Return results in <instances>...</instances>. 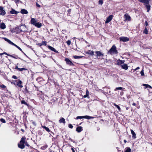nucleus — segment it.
Listing matches in <instances>:
<instances>
[{"instance_id": "28", "label": "nucleus", "mask_w": 152, "mask_h": 152, "mask_svg": "<svg viewBox=\"0 0 152 152\" xmlns=\"http://www.w3.org/2000/svg\"><path fill=\"white\" fill-rule=\"evenodd\" d=\"M48 147L47 145H45L44 146L41 147V149L42 150H45Z\"/></svg>"}, {"instance_id": "11", "label": "nucleus", "mask_w": 152, "mask_h": 152, "mask_svg": "<svg viewBox=\"0 0 152 152\" xmlns=\"http://www.w3.org/2000/svg\"><path fill=\"white\" fill-rule=\"evenodd\" d=\"M86 54H89L91 56H93L94 55V52L93 51L88 50L86 52Z\"/></svg>"}, {"instance_id": "21", "label": "nucleus", "mask_w": 152, "mask_h": 152, "mask_svg": "<svg viewBox=\"0 0 152 152\" xmlns=\"http://www.w3.org/2000/svg\"><path fill=\"white\" fill-rule=\"evenodd\" d=\"M83 118L87 119H92L94 118L93 117L90 116L88 115L83 116Z\"/></svg>"}, {"instance_id": "55", "label": "nucleus", "mask_w": 152, "mask_h": 152, "mask_svg": "<svg viewBox=\"0 0 152 152\" xmlns=\"http://www.w3.org/2000/svg\"><path fill=\"white\" fill-rule=\"evenodd\" d=\"M47 96L46 95H43V98L44 99H45L46 97H47Z\"/></svg>"}, {"instance_id": "34", "label": "nucleus", "mask_w": 152, "mask_h": 152, "mask_svg": "<svg viewBox=\"0 0 152 152\" xmlns=\"http://www.w3.org/2000/svg\"><path fill=\"white\" fill-rule=\"evenodd\" d=\"M21 103L22 104H24L27 106H28V104L24 100H22L21 101Z\"/></svg>"}, {"instance_id": "33", "label": "nucleus", "mask_w": 152, "mask_h": 152, "mask_svg": "<svg viewBox=\"0 0 152 152\" xmlns=\"http://www.w3.org/2000/svg\"><path fill=\"white\" fill-rule=\"evenodd\" d=\"M114 105L115 106L118 110L119 111L121 110V108L118 105L116 104L115 103L114 104Z\"/></svg>"}, {"instance_id": "56", "label": "nucleus", "mask_w": 152, "mask_h": 152, "mask_svg": "<svg viewBox=\"0 0 152 152\" xmlns=\"http://www.w3.org/2000/svg\"><path fill=\"white\" fill-rule=\"evenodd\" d=\"M71 150H72V151H75V150H74V149L73 148H71Z\"/></svg>"}, {"instance_id": "32", "label": "nucleus", "mask_w": 152, "mask_h": 152, "mask_svg": "<svg viewBox=\"0 0 152 152\" xmlns=\"http://www.w3.org/2000/svg\"><path fill=\"white\" fill-rule=\"evenodd\" d=\"M0 88L3 89H4L6 88V86L3 84L0 85Z\"/></svg>"}, {"instance_id": "19", "label": "nucleus", "mask_w": 152, "mask_h": 152, "mask_svg": "<svg viewBox=\"0 0 152 152\" xmlns=\"http://www.w3.org/2000/svg\"><path fill=\"white\" fill-rule=\"evenodd\" d=\"M4 39L5 41L7 42L9 44L12 45L13 44V42H12L9 39L7 38H4Z\"/></svg>"}, {"instance_id": "63", "label": "nucleus", "mask_w": 152, "mask_h": 152, "mask_svg": "<svg viewBox=\"0 0 152 152\" xmlns=\"http://www.w3.org/2000/svg\"><path fill=\"white\" fill-rule=\"evenodd\" d=\"M21 130L22 132H23V131H24L23 130V129H21Z\"/></svg>"}, {"instance_id": "54", "label": "nucleus", "mask_w": 152, "mask_h": 152, "mask_svg": "<svg viewBox=\"0 0 152 152\" xmlns=\"http://www.w3.org/2000/svg\"><path fill=\"white\" fill-rule=\"evenodd\" d=\"M145 25H146V26H147L148 25V23L147 21H145Z\"/></svg>"}, {"instance_id": "29", "label": "nucleus", "mask_w": 152, "mask_h": 152, "mask_svg": "<svg viewBox=\"0 0 152 152\" xmlns=\"http://www.w3.org/2000/svg\"><path fill=\"white\" fill-rule=\"evenodd\" d=\"M131 149L129 147L126 148L125 149V152H131Z\"/></svg>"}, {"instance_id": "39", "label": "nucleus", "mask_w": 152, "mask_h": 152, "mask_svg": "<svg viewBox=\"0 0 152 152\" xmlns=\"http://www.w3.org/2000/svg\"><path fill=\"white\" fill-rule=\"evenodd\" d=\"M68 45H69L71 44V41L69 40H68L66 42Z\"/></svg>"}, {"instance_id": "30", "label": "nucleus", "mask_w": 152, "mask_h": 152, "mask_svg": "<svg viewBox=\"0 0 152 152\" xmlns=\"http://www.w3.org/2000/svg\"><path fill=\"white\" fill-rule=\"evenodd\" d=\"M143 33L145 34H148V31L147 30V29L146 27H145V29L143 32Z\"/></svg>"}, {"instance_id": "26", "label": "nucleus", "mask_w": 152, "mask_h": 152, "mask_svg": "<svg viewBox=\"0 0 152 152\" xmlns=\"http://www.w3.org/2000/svg\"><path fill=\"white\" fill-rule=\"evenodd\" d=\"M146 4V7L147 8V12H149V10H150L151 6L148 4H148Z\"/></svg>"}, {"instance_id": "53", "label": "nucleus", "mask_w": 152, "mask_h": 152, "mask_svg": "<svg viewBox=\"0 0 152 152\" xmlns=\"http://www.w3.org/2000/svg\"><path fill=\"white\" fill-rule=\"evenodd\" d=\"M15 69H17V70H19V68H18V66H16L15 67Z\"/></svg>"}, {"instance_id": "59", "label": "nucleus", "mask_w": 152, "mask_h": 152, "mask_svg": "<svg viewBox=\"0 0 152 152\" xmlns=\"http://www.w3.org/2000/svg\"><path fill=\"white\" fill-rule=\"evenodd\" d=\"M16 1L17 3V2H18L19 1V0H16Z\"/></svg>"}, {"instance_id": "24", "label": "nucleus", "mask_w": 152, "mask_h": 152, "mask_svg": "<svg viewBox=\"0 0 152 152\" xmlns=\"http://www.w3.org/2000/svg\"><path fill=\"white\" fill-rule=\"evenodd\" d=\"M124 88H122L121 87H117L116 88H115V89L114 91H116L118 90H121L123 91H124Z\"/></svg>"}, {"instance_id": "35", "label": "nucleus", "mask_w": 152, "mask_h": 152, "mask_svg": "<svg viewBox=\"0 0 152 152\" xmlns=\"http://www.w3.org/2000/svg\"><path fill=\"white\" fill-rule=\"evenodd\" d=\"M83 118V116H77L76 118V119H82Z\"/></svg>"}, {"instance_id": "6", "label": "nucleus", "mask_w": 152, "mask_h": 152, "mask_svg": "<svg viewBox=\"0 0 152 152\" xmlns=\"http://www.w3.org/2000/svg\"><path fill=\"white\" fill-rule=\"evenodd\" d=\"M120 40L123 42H126L129 41V39L125 37H121L119 38Z\"/></svg>"}, {"instance_id": "31", "label": "nucleus", "mask_w": 152, "mask_h": 152, "mask_svg": "<svg viewBox=\"0 0 152 152\" xmlns=\"http://www.w3.org/2000/svg\"><path fill=\"white\" fill-rule=\"evenodd\" d=\"M42 127L44 128L48 132H50V131L48 128L45 126H43Z\"/></svg>"}, {"instance_id": "45", "label": "nucleus", "mask_w": 152, "mask_h": 152, "mask_svg": "<svg viewBox=\"0 0 152 152\" xmlns=\"http://www.w3.org/2000/svg\"><path fill=\"white\" fill-rule=\"evenodd\" d=\"M4 54H6V55H7V56H10V55H8V54H7L6 53V52H4L3 53H1L0 55H3Z\"/></svg>"}, {"instance_id": "51", "label": "nucleus", "mask_w": 152, "mask_h": 152, "mask_svg": "<svg viewBox=\"0 0 152 152\" xmlns=\"http://www.w3.org/2000/svg\"><path fill=\"white\" fill-rule=\"evenodd\" d=\"M36 6L38 7H40V6L39 4H38L37 3H36Z\"/></svg>"}, {"instance_id": "49", "label": "nucleus", "mask_w": 152, "mask_h": 152, "mask_svg": "<svg viewBox=\"0 0 152 152\" xmlns=\"http://www.w3.org/2000/svg\"><path fill=\"white\" fill-rule=\"evenodd\" d=\"M83 97L84 98H86V97H88V98H89V96L88 95H87V94H86V95H84L83 96Z\"/></svg>"}, {"instance_id": "43", "label": "nucleus", "mask_w": 152, "mask_h": 152, "mask_svg": "<svg viewBox=\"0 0 152 152\" xmlns=\"http://www.w3.org/2000/svg\"><path fill=\"white\" fill-rule=\"evenodd\" d=\"M68 126L69 128L71 129L73 127V126L72 125V124H69Z\"/></svg>"}, {"instance_id": "44", "label": "nucleus", "mask_w": 152, "mask_h": 152, "mask_svg": "<svg viewBox=\"0 0 152 152\" xmlns=\"http://www.w3.org/2000/svg\"><path fill=\"white\" fill-rule=\"evenodd\" d=\"M12 45L15 46L17 48H18V49H19V46L16 45L15 44H14V43H13V44Z\"/></svg>"}, {"instance_id": "38", "label": "nucleus", "mask_w": 152, "mask_h": 152, "mask_svg": "<svg viewBox=\"0 0 152 152\" xmlns=\"http://www.w3.org/2000/svg\"><path fill=\"white\" fill-rule=\"evenodd\" d=\"M140 74L142 76L144 75V70L142 69L140 72Z\"/></svg>"}, {"instance_id": "12", "label": "nucleus", "mask_w": 152, "mask_h": 152, "mask_svg": "<svg viewBox=\"0 0 152 152\" xmlns=\"http://www.w3.org/2000/svg\"><path fill=\"white\" fill-rule=\"evenodd\" d=\"M96 53V54L97 56L98 57L102 56L103 57L104 55L100 51H97L95 52Z\"/></svg>"}, {"instance_id": "52", "label": "nucleus", "mask_w": 152, "mask_h": 152, "mask_svg": "<svg viewBox=\"0 0 152 152\" xmlns=\"http://www.w3.org/2000/svg\"><path fill=\"white\" fill-rule=\"evenodd\" d=\"M139 69H140V67H137L135 69H134V71H136L137 70Z\"/></svg>"}, {"instance_id": "27", "label": "nucleus", "mask_w": 152, "mask_h": 152, "mask_svg": "<svg viewBox=\"0 0 152 152\" xmlns=\"http://www.w3.org/2000/svg\"><path fill=\"white\" fill-rule=\"evenodd\" d=\"M83 57V56H73V57L75 59H79Z\"/></svg>"}, {"instance_id": "64", "label": "nucleus", "mask_w": 152, "mask_h": 152, "mask_svg": "<svg viewBox=\"0 0 152 152\" xmlns=\"http://www.w3.org/2000/svg\"><path fill=\"white\" fill-rule=\"evenodd\" d=\"M39 45H40V46H41V45H42V43H40V44H39Z\"/></svg>"}, {"instance_id": "37", "label": "nucleus", "mask_w": 152, "mask_h": 152, "mask_svg": "<svg viewBox=\"0 0 152 152\" xmlns=\"http://www.w3.org/2000/svg\"><path fill=\"white\" fill-rule=\"evenodd\" d=\"M143 86H148V88H152V87L151 86H150V85H149L148 84H143Z\"/></svg>"}, {"instance_id": "18", "label": "nucleus", "mask_w": 152, "mask_h": 152, "mask_svg": "<svg viewBox=\"0 0 152 152\" xmlns=\"http://www.w3.org/2000/svg\"><path fill=\"white\" fill-rule=\"evenodd\" d=\"M131 134H132V137L134 139H135L136 138V134L134 132V131L132 129L131 130Z\"/></svg>"}, {"instance_id": "40", "label": "nucleus", "mask_w": 152, "mask_h": 152, "mask_svg": "<svg viewBox=\"0 0 152 152\" xmlns=\"http://www.w3.org/2000/svg\"><path fill=\"white\" fill-rule=\"evenodd\" d=\"M42 45H44L46 46L47 45V42L45 41H43L42 43Z\"/></svg>"}, {"instance_id": "9", "label": "nucleus", "mask_w": 152, "mask_h": 152, "mask_svg": "<svg viewBox=\"0 0 152 152\" xmlns=\"http://www.w3.org/2000/svg\"><path fill=\"white\" fill-rule=\"evenodd\" d=\"M113 17V15H110L107 18V19L105 21V23H109L112 19Z\"/></svg>"}, {"instance_id": "22", "label": "nucleus", "mask_w": 152, "mask_h": 152, "mask_svg": "<svg viewBox=\"0 0 152 152\" xmlns=\"http://www.w3.org/2000/svg\"><path fill=\"white\" fill-rule=\"evenodd\" d=\"M0 28L2 29H5L6 28V26L4 23H2L0 26Z\"/></svg>"}, {"instance_id": "14", "label": "nucleus", "mask_w": 152, "mask_h": 152, "mask_svg": "<svg viewBox=\"0 0 152 152\" xmlns=\"http://www.w3.org/2000/svg\"><path fill=\"white\" fill-rule=\"evenodd\" d=\"M48 47L49 49L50 50H52L56 53H58L57 51L54 48L50 46H48Z\"/></svg>"}, {"instance_id": "36", "label": "nucleus", "mask_w": 152, "mask_h": 152, "mask_svg": "<svg viewBox=\"0 0 152 152\" xmlns=\"http://www.w3.org/2000/svg\"><path fill=\"white\" fill-rule=\"evenodd\" d=\"M0 121L2 123H6V121L4 119V118H1L0 119Z\"/></svg>"}, {"instance_id": "58", "label": "nucleus", "mask_w": 152, "mask_h": 152, "mask_svg": "<svg viewBox=\"0 0 152 152\" xmlns=\"http://www.w3.org/2000/svg\"><path fill=\"white\" fill-rule=\"evenodd\" d=\"M123 92H121V95H122L123 94Z\"/></svg>"}, {"instance_id": "7", "label": "nucleus", "mask_w": 152, "mask_h": 152, "mask_svg": "<svg viewBox=\"0 0 152 152\" xmlns=\"http://www.w3.org/2000/svg\"><path fill=\"white\" fill-rule=\"evenodd\" d=\"M65 61L67 64L69 65L70 66L74 65L73 64L69 58H66L65 59Z\"/></svg>"}, {"instance_id": "47", "label": "nucleus", "mask_w": 152, "mask_h": 152, "mask_svg": "<svg viewBox=\"0 0 152 152\" xmlns=\"http://www.w3.org/2000/svg\"><path fill=\"white\" fill-rule=\"evenodd\" d=\"M22 82L20 80V88H22L23 86L21 85L22 84Z\"/></svg>"}, {"instance_id": "42", "label": "nucleus", "mask_w": 152, "mask_h": 152, "mask_svg": "<svg viewBox=\"0 0 152 152\" xmlns=\"http://www.w3.org/2000/svg\"><path fill=\"white\" fill-rule=\"evenodd\" d=\"M99 4L102 5L103 4V1L102 0H99Z\"/></svg>"}, {"instance_id": "5", "label": "nucleus", "mask_w": 152, "mask_h": 152, "mask_svg": "<svg viewBox=\"0 0 152 152\" xmlns=\"http://www.w3.org/2000/svg\"><path fill=\"white\" fill-rule=\"evenodd\" d=\"M125 21H130L131 18L129 15L127 13H126L124 16Z\"/></svg>"}, {"instance_id": "46", "label": "nucleus", "mask_w": 152, "mask_h": 152, "mask_svg": "<svg viewBox=\"0 0 152 152\" xmlns=\"http://www.w3.org/2000/svg\"><path fill=\"white\" fill-rule=\"evenodd\" d=\"M24 92L25 93H26L28 92V91L26 88L24 90Z\"/></svg>"}, {"instance_id": "16", "label": "nucleus", "mask_w": 152, "mask_h": 152, "mask_svg": "<svg viewBox=\"0 0 152 152\" xmlns=\"http://www.w3.org/2000/svg\"><path fill=\"white\" fill-rule=\"evenodd\" d=\"M139 2L144 3V4H148L149 3V0H137Z\"/></svg>"}, {"instance_id": "17", "label": "nucleus", "mask_w": 152, "mask_h": 152, "mask_svg": "<svg viewBox=\"0 0 152 152\" xmlns=\"http://www.w3.org/2000/svg\"><path fill=\"white\" fill-rule=\"evenodd\" d=\"M20 12L22 14H26L28 13L27 11L25 9H22L21 10Z\"/></svg>"}, {"instance_id": "15", "label": "nucleus", "mask_w": 152, "mask_h": 152, "mask_svg": "<svg viewBox=\"0 0 152 152\" xmlns=\"http://www.w3.org/2000/svg\"><path fill=\"white\" fill-rule=\"evenodd\" d=\"M128 66L126 64H124L121 65V68L122 69L126 70L128 69Z\"/></svg>"}, {"instance_id": "2", "label": "nucleus", "mask_w": 152, "mask_h": 152, "mask_svg": "<svg viewBox=\"0 0 152 152\" xmlns=\"http://www.w3.org/2000/svg\"><path fill=\"white\" fill-rule=\"evenodd\" d=\"M26 137H23L20 142V148L23 149L25 148V144L28 146L29 145L28 143L26 141Z\"/></svg>"}, {"instance_id": "20", "label": "nucleus", "mask_w": 152, "mask_h": 152, "mask_svg": "<svg viewBox=\"0 0 152 152\" xmlns=\"http://www.w3.org/2000/svg\"><path fill=\"white\" fill-rule=\"evenodd\" d=\"M4 39L5 41L7 42L9 44L12 45L13 44V42H12L9 39L7 38H4Z\"/></svg>"}, {"instance_id": "48", "label": "nucleus", "mask_w": 152, "mask_h": 152, "mask_svg": "<svg viewBox=\"0 0 152 152\" xmlns=\"http://www.w3.org/2000/svg\"><path fill=\"white\" fill-rule=\"evenodd\" d=\"M89 92L88 91L87 89H86V94H87V95H88L89 96Z\"/></svg>"}, {"instance_id": "60", "label": "nucleus", "mask_w": 152, "mask_h": 152, "mask_svg": "<svg viewBox=\"0 0 152 152\" xmlns=\"http://www.w3.org/2000/svg\"><path fill=\"white\" fill-rule=\"evenodd\" d=\"M19 142H18V147L19 148Z\"/></svg>"}, {"instance_id": "3", "label": "nucleus", "mask_w": 152, "mask_h": 152, "mask_svg": "<svg viewBox=\"0 0 152 152\" xmlns=\"http://www.w3.org/2000/svg\"><path fill=\"white\" fill-rule=\"evenodd\" d=\"M37 20L36 19L32 18L31 20V23L36 27L39 28L42 26V24L39 22H37Z\"/></svg>"}, {"instance_id": "10", "label": "nucleus", "mask_w": 152, "mask_h": 152, "mask_svg": "<svg viewBox=\"0 0 152 152\" xmlns=\"http://www.w3.org/2000/svg\"><path fill=\"white\" fill-rule=\"evenodd\" d=\"M124 60H121L120 59L117 60V64L118 65H121L122 64H124Z\"/></svg>"}, {"instance_id": "61", "label": "nucleus", "mask_w": 152, "mask_h": 152, "mask_svg": "<svg viewBox=\"0 0 152 152\" xmlns=\"http://www.w3.org/2000/svg\"><path fill=\"white\" fill-rule=\"evenodd\" d=\"M145 86V88H148V86Z\"/></svg>"}, {"instance_id": "41", "label": "nucleus", "mask_w": 152, "mask_h": 152, "mask_svg": "<svg viewBox=\"0 0 152 152\" xmlns=\"http://www.w3.org/2000/svg\"><path fill=\"white\" fill-rule=\"evenodd\" d=\"M23 70H25V71H27V69H26V68H20V71H23Z\"/></svg>"}, {"instance_id": "50", "label": "nucleus", "mask_w": 152, "mask_h": 152, "mask_svg": "<svg viewBox=\"0 0 152 152\" xmlns=\"http://www.w3.org/2000/svg\"><path fill=\"white\" fill-rule=\"evenodd\" d=\"M10 56L12 57L13 58H17L18 57L17 56H11V55H10Z\"/></svg>"}, {"instance_id": "62", "label": "nucleus", "mask_w": 152, "mask_h": 152, "mask_svg": "<svg viewBox=\"0 0 152 152\" xmlns=\"http://www.w3.org/2000/svg\"><path fill=\"white\" fill-rule=\"evenodd\" d=\"M124 142H126V140H124Z\"/></svg>"}, {"instance_id": "25", "label": "nucleus", "mask_w": 152, "mask_h": 152, "mask_svg": "<svg viewBox=\"0 0 152 152\" xmlns=\"http://www.w3.org/2000/svg\"><path fill=\"white\" fill-rule=\"evenodd\" d=\"M59 122L60 123H63L64 124H65V119L64 118H62L61 119H60L59 121Z\"/></svg>"}, {"instance_id": "57", "label": "nucleus", "mask_w": 152, "mask_h": 152, "mask_svg": "<svg viewBox=\"0 0 152 152\" xmlns=\"http://www.w3.org/2000/svg\"><path fill=\"white\" fill-rule=\"evenodd\" d=\"M132 105L134 106H135L136 105V104L135 103H133L132 104Z\"/></svg>"}, {"instance_id": "23", "label": "nucleus", "mask_w": 152, "mask_h": 152, "mask_svg": "<svg viewBox=\"0 0 152 152\" xmlns=\"http://www.w3.org/2000/svg\"><path fill=\"white\" fill-rule=\"evenodd\" d=\"M18 12H17L15 10H14L13 9H12V10H11L10 11V13L11 14H17L18 13Z\"/></svg>"}, {"instance_id": "4", "label": "nucleus", "mask_w": 152, "mask_h": 152, "mask_svg": "<svg viewBox=\"0 0 152 152\" xmlns=\"http://www.w3.org/2000/svg\"><path fill=\"white\" fill-rule=\"evenodd\" d=\"M108 52L112 55L117 54L118 53V51L116 46L114 45H113Z\"/></svg>"}, {"instance_id": "8", "label": "nucleus", "mask_w": 152, "mask_h": 152, "mask_svg": "<svg viewBox=\"0 0 152 152\" xmlns=\"http://www.w3.org/2000/svg\"><path fill=\"white\" fill-rule=\"evenodd\" d=\"M6 13L4 10V7L2 6H0V15H4Z\"/></svg>"}, {"instance_id": "13", "label": "nucleus", "mask_w": 152, "mask_h": 152, "mask_svg": "<svg viewBox=\"0 0 152 152\" xmlns=\"http://www.w3.org/2000/svg\"><path fill=\"white\" fill-rule=\"evenodd\" d=\"M83 130L82 127L81 126L77 127L76 129V131L78 132H80Z\"/></svg>"}, {"instance_id": "1", "label": "nucleus", "mask_w": 152, "mask_h": 152, "mask_svg": "<svg viewBox=\"0 0 152 152\" xmlns=\"http://www.w3.org/2000/svg\"><path fill=\"white\" fill-rule=\"evenodd\" d=\"M12 78L14 80H11L10 82L11 84H14L15 86L18 88L19 87V80L18 79L15 75H13Z\"/></svg>"}]
</instances>
